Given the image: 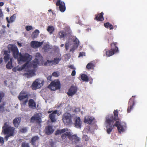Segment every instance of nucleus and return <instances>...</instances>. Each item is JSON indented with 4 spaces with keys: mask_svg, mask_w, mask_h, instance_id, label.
<instances>
[{
    "mask_svg": "<svg viewBox=\"0 0 147 147\" xmlns=\"http://www.w3.org/2000/svg\"><path fill=\"white\" fill-rule=\"evenodd\" d=\"M136 96H133L132 98H130L128 103V107L127 109V112L128 113L130 112L131 110L133 109L134 106L135 104V102L134 98Z\"/></svg>",
    "mask_w": 147,
    "mask_h": 147,
    "instance_id": "nucleus-11",
    "label": "nucleus"
},
{
    "mask_svg": "<svg viewBox=\"0 0 147 147\" xmlns=\"http://www.w3.org/2000/svg\"><path fill=\"white\" fill-rule=\"evenodd\" d=\"M4 3L3 2H0V6H2L4 5Z\"/></svg>",
    "mask_w": 147,
    "mask_h": 147,
    "instance_id": "nucleus-61",
    "label": "nucleus"
},
{
    "mask_svg": "<svg viewBox=\"0 0 147 147\" xmlns=\"http://www.w3.org/2000/svg\"><path fill=\"white\" fill-rule=\"evenodd\" d=\"M8 48L12 52L14 57L18 58L19 53L17 47L15 45L10 44L8 45Z\"/></svg>",
    "mask_w": 147,
    "mask_h": 147,
    "instance_id": "nucleus-8",
    "label": "nucleus"
},
{
    "mask_svg": "<svg viewBox=\"0 0 147 147\" xmlns=\"http://www.w3.org/2000/svg\"><path fill=\"white\" fill-rule=\"evenodd\" d=\"M15 130V128L11 126L9 123L5 122L2 127V132L4 134L13 136Z\"/></svg>",
    "mask_w": 147,
    "mask_h": 147,
    "instance_id": "nucleus-3",
    "label": "nucleus"
},
{
    "mask_svg": "<svg viewBox=\"0 0 147 147\" xmlns=\"http://www.w3.org/2000/svg\"><path fill=\"white\" fill-rule=\"evenodd\" d=\"M6 20H7L8 23H9V24L10 23V20H9V18L8 17H6Z\"/></svg>",
    "mask_w": 147,
    "mask_h": 147,
    "instance_id": "nucleus-60",
    "label": "nucleus"
},
{
    "mask_svg": "<svg viewBox=\"0 0 147 147\" xmlns=\"http://www.w3.org/2000/svg\"><path fill=\"white\" fill-rule=\"evenodd\" d=\"M56 114H57L58 115H59V111L57 110L53 111L52 113L49 115V117L51 122H54L56 121L55 119Z\"/></svg>",
    "mask_w": 147,
    "mask_h": 147,
    "instance_id": "nucleus-18",
    "label": "nucleus"
},
{
    "mask_svg": "<svg viewBox=\"0 0 147 147\" xmlns=\"http://www.w3.org/2000/svg\"><path fill=\"white\" fill-rule=\"evenodd\" d=\"M77 90L78 88L77 87L74 85H72L69 89L67 94L69 96H72L77 92Z\"/></svg>",
    "mask_w": 147,
    "mask_h": 147,
    "instance_id": "nucleus-17",
    "label": "nucleus"
},
{
    "mask_svg": "<svg viewBox=\"0 0 147 147\" xmlns=\"http://www.w3.org/2000/svg\"><path fill=\"white\" fill-rule=\"evenodd\" d=\"M43 44L42 42H38L36 41H32L31 42V46L33 48H38L41 46Z\"/></svg>",
    "mask_w": 147,
    "mask_h": 147,
    "instance_id": "nucleus-21",
    "label": "nucleus"
},
{
    "mask_svg": "<svg viewBox=\"0 0 147 147\" xmlns=\"http://www.w3.org/2000/svg\"><path fill=\"white\" fill-rule=\"evenodd\" d=\"M47 30L50 34H51L53 32L54 28L53 26H49Z\"/></svg>",
    "mask_w": 147,
    "mask_h": 147,
    "instance_id": "nucleus-37",
    "label": "nucleus"
},
{
    "mask_svg": "<svg viewBox=\"0 0 147 147\" xmlns=\"http://www.w3.org/2000/svg\"><path fill=\"white\" fill-rule=\"evenodd\" d=\"M68 67L70 69H72L74 70H75L76 69V68L74 67V66L72 65H69V66H68Z\"/></svg>",
    "mask_w": 147,
    "mask_h": 147,
    "instance_id": "nucleus-54",
    "label": "nucleus"
},
{
    "mask_svg": "<svg viewBox=\"0 0 147 147\" xmlns=\"http://www.w3.org/2000/svg\"><path fill=\"white\" fill-rule=\"evenodd\" d=\"M104 26L106 28H109L110 30H112L113 28V26L109 22L104 23Z\"/></svg>",
    "mask_w": 147,
    "mask_h": 147,
    "instance_id": "nucleus-33",
    "label": "nucleus"
},
{
    "mask_svg": "<svg viewBox=\"0 0 147 147\" xmlns=\"http://www.w3.org/2000/svg\"><path fill=\"white\" fill-rule=\"evenodd\" d=\"M18 46H19V47H22V44L21 43H19V42H18Z\"/></svg>",
    "mask_w": 147,
    "mask_h": 147,
    "instance_id": "nucleus-62",
    "label": "nucleus"
},
{
    "mask_svg": "<svg viewBox=\"0 0 147 147\" xmlns=\"http://www.w3.org/2000/svg\"><path fill=\"white\" fill-rule=\"evenodd\" d=\"M32 86L33 89L35 90L40 87V84L38 82L35 81L32 83Z\"/></svg>",
    "mask_w": 147,
    "mask_h": 147,
    "instance_id": "nucleus-28",
    "label": "nucleus"
},
{
    "mask_svg": "<svg viewBox=\"0 0 147 147\" xmlns=\"http://www.w3.org/2000/svg\"><path fill=\"white\" fill-rule=\"evenodd\" d=\"M41 119L39 114L37 113L32 116L30 119L31 123H36L40 124L41 123Z\"/></svg>",
    "mask_w": 147,
    "mask_h": 147,
    "instance_id": "nucleus-12",
    "label": "nucleus"
},
{
    "mask_svg": "<svg viewBox=\"0 0 147 147\" xmlns=\"http://www.w3.org/2000/svg\"><path fill=\"white\" fill-rule=\"evenodd\" d=\"M115 127V126H114V125H107L106 127L107 128V131L108 134H110L111 133V132L112 131L114 127Z\"/></svg>",
    "mask_w": 147,
    "mask_h": 147,
    "instance_id": "nucleus-29",
    "label": "nucleus"
},
{
    "mask_svg": "<svg viewBox=\"0 0 147 147\" xmlns=\"http://www.w3.org/2000/svg\"><path fill=\"white\" fill-rule=\"evenodd\" d=\"M94 67V65L93 63H89L86 65V67L88 69H93Z\"/></svg>",
    "mask_w": 147,
    "mask_h": 147,
    "instance_id": "nucleus-39",
    "label": "nucleus"
},
{
    "mask_svg": "<svg viewBox=\"0 0 147 147\" xmlns=\"http://www.w3.org/2000/svg\"><path fill=\"white\" fill-rule=\"evenodd\" d=\"M62 120L63 123L67 125H71L72 124L73 116L70 113H65L62 116Z\"/></svg>",
    "mask_w": 147,
    "mask_h": 147,
    "instance_id": "nucleus-6",
    "label": "nucleus"
},
{
    "mask_svg": "<svg viewBox=\"0 0 147 147\" xmlns=\"http://www.w3.org/2000/svg\"><path fill=\"white\" fill-rule=\"evenodd\" d=\"M42 49L45 51H47L50 48V46L48 44H46L43 46Z\"/></svg>",
    "mask_w": 147,
    "mask_h": 147,
    "instance_id": "nucleus-42",
    "label": "nucleus"
},
{
    "mask_svg": "<svg viewBox=\"0 0 147 147\" xmlns=\"http://www.w3.org/2000/svg\"><path fill=\"white\" fill-rule=\"evenodd\" d=\"M16 18V15L15 14H14L13 16H11L10 18V21L11 23L13 22Z\"/></svg>",
    "mask_w": 147,
    "mask_h": 147,
    "instance_id": "nucleus-40",
    "label": "nucleus"
},
{
    "mask_svg": "<svg viewBox=\"0 0 147 147\" xmlns=\"http://www.w3.org/2000/svg\"><path fill=\"white\" fill-rule=\"evenodd\" d=\"M3 60L2 58H0V64L2 63L3 62Z\"/></svg>",
    "mask_w": 147,
    "mask_h": 147,
    "instance_id": "nucleus-63",
    "label": "nucleus"
},
{
    "mask_svg": "<svg viewBox=\"0 0 147 147\" xmlns=\"http://www.w3.org/2000/svg\"><path fill=\"white\" fill-rule=\"evenodd\" d=\"M12 71L14 72H16L18 71V68L16 67H14L12 69Z\"/></svg>",
    "mask_w": 147,
    "mask_h": 147,
    "instance_id": "nucleus-58",
    "label": "nucleus"
},
{
    "mask_svg": "<svg viewBox=\"0 0 147 147\" xmlns=\"http://www.w3.org/2000/svg\"><path fill=\"white\" fill-rule=\"evenodd\" d=\"M4 142V141L3 138L0 136V143L3 144Z\"/></svg>",
    "mask_w": 147,
    "mask_h": 147,
    "instance_id": "nucleus-53",
    "label": "nucleus"
},
{
    "mask_svg": "<svg viewBox=\"0 0 147 147\" xmlns=\"http://www.w3.org/2000/svg\"><path fill=\"white\" fill-rule=\"evenodd\" d=\"M119 120L117 121L114 124V126L117 127L119 133H123L125 131V126L124 125H122L121 123H119Z\"/></svg>",
    "mask_w": 147,
    "mask_h": 147,
    "instance_id": "nucleus-14",
    "label": "nucleus"
},
{
    "mask_svg": "<svg viewBox=\"0 0 147 147\" xmlns=\"http://www.w3.org/2000/svg\"><path fill=\"white\" fill-rule=\"evenodd\" d=\"M5 102H3L0 105V113H3L5 111L4 106L5 105Z\"/></svg>",
    "mask_w": 147,
    "mask_h": 147,
    "instance_id": "nucleus-32",
    "label": "nucleus"
},
{
    "mask_svg": "<svg viewBox=\"0 0 147 147\" xmlns=\"http://www.w3.org/2000/svg\"><path fill=\"white\" fill-rule=\"evenodd\" d=\"M80 140L81 138L78 137L76 134L72 135L71 134L70 140L71 141L72 144H76L80 142Z\"/></svg>",
    "mask_w": 147,
    "mask_h": 147,
    "instance_id": "nucleus-16",
    "label": "nucleus"
},
{
    "mask_svg": "<svg viewBox=\"0 0 147 147\" xmlns=\"http://www.w3.org/2000/svg\"><path fill=\"white\" fill-rule=\"evenodd\" d=\"M28 101V106L31 109H34L36 107V103L33 99H30Z\"/></svg>",
    "mask_w": 147,
    "mask_h": 147,
    "instance_id": "nucleus-19",
    "label": "nucleus"
},
{
    "mask_svg": "<svg viewBox=\"0 0 147 147\" xmlns=\"http://www.w3.org/2000/svg\"><path fill=\"white\" fill-rule=\"evenodd\" d=\"M25 28L26 30L29 31L33 29V28L32 26H26Z\"/></svg>",
    "mask_w": 147,
    "mask_h": 147,
    "instance_id": "nucleus-49",
    "label": "nucleus"
},
{
    "mask_svg": "<svg viewBox=\"0 0 147 147\" xmlns=\"http://www.w3.org/2000/svg\"><path fill=\"white\" fill-rule=\"evenodd\" d=\"M52 112V111H48V113H51V112Z\"/></svg>",
    "mask_w": 147,
    "mask_h": 147,
    "instance_id": "nucleus-64",
    "label": "nucleus"
},
{
    "mask_svg": "<svg viewBox=\"0 0 147 147\" xmlns=\"http://www.w3.org/2000/svg\"><path fill=\"white\" fill-rule=\"evenodd\" d=\"M67 130V128H64L62 129H57L56 131L55 135H57L63 133V134L61 135L62 140L63 142H67L68 141V139L70 140L71 135V133L69 131L65 133Z\"/></svg>",
    "mask_w": 147,
    "mask_h": 147,
    "instance_id": "nucleus-2",
    "label": "nucleus"
},
{
    "mask_svg": "<svg viewBox=\"0 0 147 147\" xmlns=\"http://www.w3.org/2000/svg\"><path fill=\"white\" fill-rule=\"evenodd\" d=\"M82 139L86 141H88L89 140V138L86 135H83Z\"/></svg>",
    "mask_w": 147,
    "mask_h": 147,
    "instance_id": "nucleus-46",
    "label": "nucleus"
},
{
    "mask_svg": "<svg viewBox=\"0 0 147 147\" xmlns=\"http://www.w3.org/2000/svg\"><path fill=\"white\" fill-rule=\"evenodd\" d=\"M18 98L21 102V105L25 106L28 102V94L27 92L23 90L20 93Z\"/></svg>",
    "mask_w": 147,
    "mask_h": 147,
    "instance_id": "nucleus-5",
    "label": "nucleus"
},
{
    "mask_svg": "<svg viewBox=\"0 0 147 147\" xmlns=\"http://www.w3.org/2000/svg\"><path fill=\"white\" fill-rule=\"evenodd\" d=\"M56 5L57 6H59V10L61 12L65 11L66 9V7L64 2L61 1V0H57Z\"/></svg>",
    "mask_w": 147,
    "mask_h": 147,
    "instance_id": "nucleus-15",
    "label": "nucleus"
},
{
    "mask_svg": "<svg viewBox=\"0 0 147 147\" xmlns=\"http://www.w3.org/2000/svg\"><path fill=\"white\" fill-rule=\"evenodd\" d=\"M61 60V58H55L52 61L48 60L46 62L44 63V65L45 66H47L48 64H49V65H56L58 64Z\"/></svg>",
    "mask_w": 147,
    "mask_h": 147,
    "instance_id": "nucleus-10",
    "label": "nucleus"
},
{
    "mask_svg": "<svg viewBox=\"0 0 147 147\" xmlns=\"http://www.w3.org/2000/svg\"><path fill=\"white\" fill-rule=\"evenodd\" d=\"M54 131L52 127L50 125L46 126L45 128V132L47 135H50Z\"/></svg>",
    "mask_w": 147,
    "mask_h": 147,
    "instance_id": "nucleus-20",
    "label": "nucleus"
},
{
    "mask_svg": "<svg viewBox=\"0 0 147 147\" xmlns=\"http://www.w3.org/2000/svg\"><path fill=\"white\" fill-rule=\"evenodd\" d=\"M81 78L82 81L85 82H88L89 80L88 76L84 74H82L81 75Z\"/></svg>",
    "mask_w": 147,
    "mask_h": 147,
    "instance_id": "nucleus-30",
    "label": "nucleus"
},
{
    "mask_svg": "<svg viewBox=\"0 0 147 147\" xmlns=\"http://www.w3.org/2000/svg\"><path fill=\"white\" fill-rule=\"evenodd\" d=\"M51 78H52L51 76H48L47 78V80L48 81H51Z\"/></svg>",
    "mask_w": 147,
    "mask_h": 147,
    "instance_id": "nucleus-57",
    "label": "nucleus"
},
{
    "mask_svg": "<svg viewBox=\"0 0 147 147\" xmlns=\"http://www.w3.org/2000/svg\"><path fill=\"white\" fill-rule=\"evenodd\" d=\"M25 71L26 72L24 73L23 75L27 78L31 77L36 74L34 69L30 70L29 68L27 67L25 68Z\"/></svg>",
    "mask_w": 147,
    "mask_h": 147,
    "instance_id": "nucleus-13",
    "label": "nucleus"
},
{
    "mask_svg": "<svg viewBox=\"0 0 147 147\" xmlns=\"http://www.w3.org/2000/svg\"><path fill=\"white\" fill-rule=\"evenodd\" d=\"M49 87L53 90L59 89L60 88V82L59 80H55L51 83Z\"/></svg>",
    "mask_w": 147,
    "mask_h": 147,
    "instance_id": "nucleus-9",
    "label": "nucleus"
},
{
    "mask_svg": "<svg viewBox=\"0 0 147 147\" xmlns=\"http://www.w3.org/2000/svg\"><path fill=\"white\" fill-rule=\"evenodd\" d=\"M94 120V118L90 116H87L84 117V122L89 124H91Z\"/></svg>",
    "mask_w": 147,
    "mask_h": 147,
    "instance_id": "nucleus-22",
    "label": "nucleus"
},
{
    "mask_svg": "<svg viewBox=\"0 0 147 147\" xmlns=\"http://www.w3.org/2000/svg\"><path fill=\"white\" fill-rule=\"evenodd\" d=\"M35 57L39 59H42V58L40 53H36L35 55Z\"/></svg>",
    "mask_w": 147,
    "mask_h": 147,
    "instance_id": "nucleus-47",
    "label": "nucleus"
},
{
    "mask_svg": "<svg viewBox=\"0 0 147 147\" xmlns=\"http://www.w3.org/2000/svg\"><path fill=\"white\" fill-rule=\"evenodd\" d=\"M3 15L1 9H0V17H2Z\"/></svg>",
    "mask_w": 147,
    "mask_h": 147,
    "instance_id": "nucleus-59",
    "label": "nucleus"
},
{
    "mask_svg": "<svg viewBox=\"0 0 147 147\" xmlns=\"http://www.w3.org/2000/svg\"><path fill=\"white\" fill-rule=\"evenodd\" d=\"M85 53L84 52H80V54H79L78 57H82L83 56H85Z\"/></svg>",
    "mask_w": 147,
    "mask_h": 147,
    "instance_id": "nucleus-51",
    "label": "nucleus"
},
{
    "mask_svg": "<svg viewBox=\"0 0 147 147\" xmlns=\"http://www.w3.org/2000/svg\"><path fill=\"white\" fill-rule=\"evenodd\" d=\"M65 47L66 50V51H67L68 50L69 47V42H66L65 43Z\"/></svg>",
    "mask_w": 147,
    "mask_h": 147,
    "instance_id": "nucleus-48",
    "label": "nucleus"
},
{
    "mask_svg": "<svg viewBox=\"0 0 147 147\" xmlns=\"http://www.w3.org/2000/svg\"><path fill=\"white\" fill-rule=\"evenodd\" d=\"M19 57H18V60L20 61L26 62V63H28L31 60V56L27 53H26L22 54L20 53L19 55Z\"/></svg>",
    "mask_w": 147,
    "mask_h": 147,
    "instance_id": "nucleus-7",
    "label": "nucleus"
},
{
    "mask_svg": "<svg viewBox=\"0 0 147 147\" xmlns=\"http://www.w3.org/2000/svg\"><path fill=\"white\" fill-rule=\"evenodd\" d=\"M39 60L37 58H36L33 61L32 65L34 68H35L39 65Z\"/></svg>",
    "mask_w": 147,
    "mask_h": 147,
    "instance_id": "nucleus-27",
    "label": "nucleus"
},
{
    "mask_svg": "<svg viewBox=\"0 0 147 147\" xmlns=\"http://www.w3.org/2000/svg\"><path fill=\"white\" fill-rule=\"evenodd\" d=\"M39 138L38 136H35L32 137L31 141L32 144L33 145H34L35 142Z\"/></svg>",
    "mask_w": 147,
    "mask_h": 147,
    "instance_id": "nucleus-36",
    "label": "nucleus"
},
{
    "mask_svg": "<svg viewBox=\"0 0 147 147\" xmlns=\"http://www.w3.org/2000/svg\"><path fill=\"white\" fill-rule=\"evenodd\" d=\"M103 14V13L102 12L100 13L96 14L95 15V17L94 18V19L97 21H102L104 20Z\"/></svg>",
    "mask_w": 147,
    "mask_h": 147,
    "instance_id": "nucleus-23",
    "label": "nucleus"
},
{
    "mask_svg": "<svg viewBox=\"0 0 147 147\" xmlns=\"http://www.w3.org/2000/svg\"><path fill=\"white\" fill-rule=\"evenodd\" d=\"M52 75L53 76H55V77H57L59 76L58 73L57 72H53L52 74Z\"/></svg>",
    "mask_w": 147,
    "mask_h": 147,
    "instance_id": "nucleus-52",
    "label": "nucleus"
},
{
    "mask_svg": "<svg viewBox=\"0 0 147 147\" xmlns=\"http://www.w3.org/2000/svg\"><path fill=\"white\" fill-rule=\"evenodd\" d=\"M5 95L4 92L0 91V103L1 102L2 99L4 97Z\"/></svg>",
    "mask_w": 147,
    "mask_h": 147,
    "instance_id": "nucleus-41",
    "label": "nucleus"
},
{
    "mask_svg": "<svg viewBox=\"0 0 147 147\" xmlns=\"http://www.w3.org/2000/svg\"><path fill=\"white\" fill-rule=\"evenodd\" d=\"M114 115H109L106 117L105 122L107 125H114L113 123L116 121H119L118 111L117 110H114L113 112Z\"/></svg>",
    "mask_w": 147,
    "mask_h": 147,
    "instance_id": "nucleus-1",
    "label": "nucleus"
},
{
    "mask_svg": "<svg viewBox=\"0 0 147 147\" xmlns=\"http://www.w3.org/2000/svg\"><path fill=\"white\" fill-rule=\"evenodd\" d=\"M22 147H30L29 144L28 143H26L25 142H23L21 145Z\"/></svg>",
    "mask_w": 147,
    "mask_h": 147,
    "instance_id": "nucleus-45",
    "label": "nucleus"
},
{
    "mask_svg": "<svg viewBox=\"0 0 147 147\" xmlns=\"http://www.w3.org/2000/svg\"><path fill=\"white\" fill-rule=\"evenodd\" d=\"M7 136H6L5 137V139L6 140V141H7L9 138L11 136H10V135L7 134Z\"/></svg>",
    "mask_w": 147,
    "mask_h": 147,
    "instance_id": "nucleus-55",
    "label": "nucleus"
},
{
    "mask_svg": "<svg viewBox=\"0 0 147 147\" xmlns=\"http://www.w3.org/2000/svg\"><path fill=\"white\" fill-rule=\"evenodd\" d=\"M6 67L8 69H11L13 67V66L12 65V59L11 58L10 59V61L7 64Z\"/></svg>",
    "mask_w": 147,
    "mask_h": 147,
    "instance_id": "nucleus-34",
    "label": "nucleus"
},
{
    "mask_svg": "<svg viewBox=\"0 0 147 147\" xmlns=\"http://www.w3.org/2000/svg\"><path fill=\"white\" fill-rule=\"evenodd\" d=\"M76 71L75 70L72 71L71 75L72 76H74L76 75Z\"/></svg>",
    "mask_w": 147,
    "mask_h": 147,
    "instance_id": "nucleus-56",
    "label": "nucleus"
},
{
    "mask_svg": "<svg viewBox=\"0 0 147 147\" xmlns=\"http://www.w3.org/2000/svg\"><path fill=\"white\" fill-rule=\"evenodd\" d=\"M3 59L5 63L7 62L10 59V52L7 51H4Z\"/></svg>",
    "mask_w": 147,
    "mask_h": 147,
    "instance_id": "nucleus-25",
    "label": "nucleus"
},
{
    "mask_svg": "<svg viewBox=\"0 0 147 147\" xmlns=\"http://www.w3.org/2000/svg\"><path fill=\"white\" fill-rule=\"evenodd\" d=\"M66 35L67 34L66 32L64 31H61L59 32V37L61 39L64 38L65 36H66Z\"/></svg>",
    "mask_w": 147,
    "mask_h": 147,
    "instance_id": "nucleus-31",
    "label": "nucleus"
},
{
    "mask_svg": "<svg viewBox=\"0 0 147 147\" xmlns=\"http://www.w3.org/2000/svg\"><path fill=\"white\" fill-rule=\"evenodd\" d=\"M77 48H76V47L74 45H73V47L70 49L69 52H71L72 53H73L74 52L75 50Z\"/></svg>",
    "mask_w": 147,
    "mask_h": 147,
    "instance_id": "nucleus-50",
    "label": "nucleus"
},
{
    "mask_svg": "<svg viewBox=\"0 0 147 147\" xmlns=\"http://www.w3.org/2000/svg\"><path fill=\"white\" fill-rule=\"evenodd\" d=\"M28 65V63H26L25 64H24L22 66L21 68H18V71H21V70H22V69L26 68V66Z\"/></svg>",
    "mask_w": 147,
    "mask_h": 147,
    "instance_id": "nucleus-44",
    "label": "nucleus"
},
{
    "mask_svg": "<svg viewBox=\"0 0 147 147\" xmlns=\"http://www.w3.org/2000/svg\"><path fill=\"white\" fill-rule=\"evenodd\" d=\"M74 42V45H73L75 46L76 48H78L79 44V40L77 38H76L73 41Z\"/></svg>",
    "mask_w": 147,
    "mask_h": 147,
    "instance_id": "nucleus-38",
    "label": "nucleus"
},
{
    "mask_svg": "<svg viewBox=\"0 0 147 147\" xmlns=\"http://www.w3.org/2000/svg\"><path fill=\"white\" fill-rule=\"evenodd\" d=\"M117 42H113L111 43V46L112 47L111 50L108 51L107 49H105L103 51L104 52L106 53V56L108 57L111 56L115 53H118V48L117 46Z\"/></svg>",
    "mask_w": 147,
    "mask_h": 147,
    "instance_id": "nucleus-4",
    "label": "nucleus"
},
{
    "mask_svg": "<svg viewBox=\"0 0 147 147\" xmlns=\"http://www.w3.org/2000/svg\"><path fill=\"white\" fill-rule=\"evenodd\" d=\"M39 33V31L38 30H36L32 33V37L34 38H36L38 36Z\"/></svg>",
    "mask_w": 147,
    "mask_h": 147,
    "instance_id": "nucleus-35",
    "label": "nucleus"
},
{
    "mask_svg": "<svg viewBox=\"0 0 147 147\" xmlns=\"http://www.w3.org/2000/svg\"><path fill=\"white\" fill-rule=\"evenodd\" d=\"M82 121H81L79 117H77L76 119L74 125L75 127L77 128H80L82 125Z\"/></svg>",
    "mask_w": 147,
    "mask_h": 147,
    "instance_id": "nucleus-26",
    "label": "nucleus"
},
{
    "mask_svg": "<svg viewBox=\"0 0 147 147\" xmlns=\"http://www.w3.org/2000/svg\"><path fill=\"white\" fill-rule=\"evenodd\" d=\"M20 131L22 133H26L27 131V128L26 127H23L21 128Z\"/></svg>",
    "mask_w": 147,
    "mask_h": 147,
    "instance_id": "nucleus-43",
    "label": "nucleus"
},
{
    "mask_svg": "<svg viewBox=\"0 0 147 147\" xmlns=\"http://www.w3.org/2000/svg\"><path fill=\"white\" fill-rule=\"evenodd\" d=\"M21 118L20 117H16L13 120V123L15 127H18L20 122Z\"/></svg>",
    "mask_w": 147,
    "mask_h": 147,
    "instance_id": "nucleus-24",
    "label": "nucleus"
}]
</instances>
